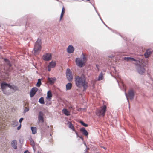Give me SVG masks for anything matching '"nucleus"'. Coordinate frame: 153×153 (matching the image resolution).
Returning <instances> with one entry per match:
<instances>
[{
  "mask_svg": "<svg viewBox=\"0 0 153 153\" xmlns=\"http://www.w3.org/2000/svg\"><path fill=\"white\" fill-rule=\"evenodd\" d=\"M86 79V76L83 74H81L80 76H76L74 78L75 85L79 88L83 87V91H85L88 87V83Z\"/></svg>",
  "mask_w": 153,
  "mask_h": 153,
  "instance_id": "1",
  "label": "nucleus"
},
{
  "mask_svg": "<svg viewBox=\"0 0 153 153\" xmlns=\"http://www.w3.org/2000/svg\"><path fill=\"white\" fill-rule=\"evenodd\" d=\"M139 60L140 61H137L135 64L136 65V68L138 73L140 75H144L146 71V64L144 62L142 58H140Z\"/></svg>",
  "mask_w": 153,
  "mask_h": 153,
  "instance_id": "2",
  "label": "nucleus"
},
{
  "mask_svg": "<svg viewBox=\"0 0 153 153\" xmlns=\"http://www.w3.org/2000/svg\"><path fill=\"white\" fill-rule=\"evenodd\" d=\"M42 44L41 40L39 38L35 42L34 44L33 50L34 54L35 55L38 54L41 49V45Z\"/></svg>",
  "mask_w": 153,
  "mask_h": 153,
  "instance_id": "3",
  "label": "nucleus"
},
{
  "mask_svg": "<svg viewBox=\"0 0 153 153\" xmlns=\"http://www.w3.org/2000/svg\"><path fill=\"white\" fill-rule=\"evenodd\" d=\"M2 91H4L6 89L7 87H9L10 89L16 91L18 89L17 86L14 85H11L9 83L4 82L1 83L0 85Z\"/></svg>",
  "mask_w": 153,
  "mask_h": 153,
  "instance_id": "4",
  "label": "nucleus"
},
{
  "mask_svg": "<svg viewBox=\"0 0 153 153\" xmlns=\"http://www.w3.org/2000/svg\"><path fill=\"white\" fill-rule=\"evenodd\" d=\"M125 95L127 98V101L128 102H129L128 96L130 100H132L134 99L135 96V92L134 90L133 89H130L128 91V96L126 93H125Z\"/></svg>",
  "mask_w": 153,
  "mask_h": 153,
  "instance_id": "5",
  "label": "nucleus"
},
{
  "mask_svg": "<svg viewBox=\"0 0 153 153\" xmlns=\"http://www.w3.org/2000/svg\"><path fill=\"white\" fill-rule=\"evenodd\" d=\"M65 74L67 80L69 82L72 81L73 80V76L70 69L68 68L67 69Z\"/></svg>",
  "mask_w": 153,
  "mask_h": 153,
  "instance_id": "6",
  "label": "nucleus"
},
{
  "mask_svg": "<svg viewBox=\"0 0 153 153\" xmlns=\"http://www.w3.org/2000/svg\"><path fill=\"white\" fill-rule=\"evenodd\" d=\"M75 62L77 65L79 67H82L85 65L83 60L77 58L75 59Z\"/></svg>",
  "mask_w": 153,
  "mask_h": 153,
  "instance_id": "7",
  "label": "nucleus"
},
{
  "mask_svg": "<svg viewBox=\"0 0 153 153\" xmlns=\"http://www.w3.org/2000/svg\"><path fill=\"white\" fill-rule=\"evenodd\" d=\"M52 55L49 53H47L42 56L43 59L45 61H49L52 58Z\"/></svg>",
  "mask_w": 153,
  "mask_h": 153,
  "instance_id": "8",
  "label": "nucleus"
},
{
  "mask_svg": "<svg viewBox=\"0 0 153 153\" xmlns=\"http://www.w3.org/2000/svg\"><path fill=\"white\" fill-rule=\"evenodd\" d=\"M107 107L105 105H104L98 111V113L100 115L104 116L106 111Z\"/></svg>",
  "mask_w": 153,
  "mask_h": 153,
  "instance_id": "9",
  "label": "nucleus"
},
{
  "mask_svg": "<svg viewBox=\"0 0 153 153\" xmlns=\"http://www.w3.org/2000/svg\"><path fill=\"white\" fill-rule=\"evenodd\" d=\"M139 58H137L136 59H135L133 57H124L123 58V59L125 60H126L127 61H134L136 62L137 61L139 62L140 61V60H139Z\"/></svg>",
  "mask_w": 153,
  "mask_h": 153,
  "instance_id": "10",
  "label": "nucleus"
},
{
  "mask_svg": "<svg viewBox=\"0 0 153 153\" xmlns=\"http://www.w3.org/2000/svg\"><path fill=\"white\" fill-rule=\"evenodd\" d=\"M38 88L36 87H33L30 92V95L31 98H32L38 91Z\"/></svg>",
  "mask_w": 153,
  "mask_h": 153,
  "instance_id": "11",
  "label": "nucleus"
},
{
  "mask_svg": "<svg viewBox=\"0 0 153 153\" xmlns=\"http://www.w3.org/2000/svg\"><path fill=\"white\" fill-rule=\"evenodd\" d=\"M38 118L39 121H41L42 123L44 122V114L42 111H40L39 112Z\"/></svg>",
  "mask_w": 153,
  "mask_h": 153,
  "instance_id": "12",
  "label": "nucleus"
},
{
  "mask_svg": "<svg viewBox=\"0 0 153 153\" xmlns=\"http://www.w3.org/2000/svg\"><path fill=\"white\" fill-rule=\"evenodd\" d=\"M47 80L50 84L52 85L56 81V78L54 77L53 78L48 77L47 79Z\"/></svg>",
  "mask_w": 153,
  "mask_h": 153,
  "instance_id": "13",
  "label": "nucleus"
},
{
  "mask_svg": "<svg viewBox=\"0 0 153 153\" xmlns=\"http://www.w3.org/2000/svg\"><path fill=\"white\" fill-rule=\"evenodd\" d=\"M74 50V48L72 45H69L67 48V52L70 54L73 53Z\"/></svg>",
  "mask_w": 153,
  "mask_h": 153,
  "instance_id": "14",
  "label": "nucleus"
},
{
  "mask_svg": "<svg viewBox=\"0 0 153 153\" xmlns=\"http://www.w3.org/2000/svg\"><path fill=\"white\" fill-rule=\"evenodd\" d=\"M72 86V84L71 82H69L66 85V89L67 90H70Z\"/></svg>",
  "mask_w": 153,
  "mask_h": 153,
  "instance_id": "15",
  "label": "nucleus"
},
{
  "mask_svg": "<svg viewBox=\"0 0 153 153\" xmlns=\"http://www.w3.org/2000/svg\"><path fill=\"white\" fill-rule=\"evenodd\" d=\"M46 98L48 99L49 100H51L52 96V94L50 91H48L47 92Z\"/></svg>",
  "mask_w": 153,
  "mask_h": 153,
  "instance_id": "16",
  "label": "nucleus"
},
{
  "mask_svg": "<svg viewBox=\"0 0 153 153\" xmlns=\"http://www.w3.org/2000/svg\"><path fill=\"white\" fill-rule=\"evenodd\" d=\"M48 66H50L51 68H53L56 66V63L55 62L52 61L50 62L48 65Z\"/></svg>",
  "mask_w": 153,
  "mask_h": 153,
  "instance_id": "17",
  "label": "nucleus"
},
{
  "mask_svg": "<svg viewBox=\"0 0 153 153\" xmlns=\"http://www.w3.org/2000/svg\"><path fill=\"white\" fill-rule=\"evenodd\" d=\"M11 145L14 149H16L17 148L16 146L17 142L16 140H13L12 141L11 143Z\"/></svg>",
  "mask_w": 153,
  "mask_h": 153,
  "instance_id": "18",
  "label": "nucleus"
},
{
  "mask_svg": "<svg viewBox=\"0 0 153 153\" xmlns=\"http://www.w3.org/2000/svg\"><path fill=\"white\" fill-rule=\"evenodd\" d=\"M80 132L82 133V134H88L87 131L84 127H82L80 128Z\"/></svg>",
  "mask_w": 153,
  "mask_h": 153,
  "instance_id": "19",
  "label": "nucleus"
},
{
  "mask_svg": "<svg viewBox=\"0 0 153 153\" xmlns=\"http://www.w3.org/2000/svg\"><path fill=\"white\" fill-rule=\"evenodd\" d=\"M103 79V74L102 72H101L99 74L97 79L98 81H100Z\"/></svg>",
  "mask_w": 153,
  "mask_h": 153,
  "instance_id": "20",
  "label": "nucleus"
},
{
  "mask_svg": "<svg viewBox=\"0 0 153 153\" xmlns=\"http://www.w3.org/2000/svg\"><path fill=\"white\" fill-rule=\"evenodd\" d=\"M31 130L32 134H35L37 132V128L36 127L32 126L31 127Z\"/></svg>",
  "mask_w": 153,
  "mask_h": 153,
  "instance_id": "21",
  "label": "nucleus"
},
{
  "mask_svg": "<svg viewBox=\"0 0 153 153\" xmlns=\"http://www.w3.org/2000/svg\"><path fill=\"white\" fill-rule=\"evenodd\" d=\"M68 125L69 128L70 129H71L73 131H75L73 125H72V123L71 122H68Z\"/></svg>",
  "mask_w": 153,
  "mask_h": 153,
  "instance_id": "22",
  "label": "nucleus"
},
{
  "mask_svg": "<svg viewBox=\"0 0 153 153\" xmlns=\"http://www.w3.org/2000/svg\"><path fill=\"white\" fill-rule=\"evenodd\" d=\"M62 112L66 116H69L70 114L67 109L65 108H63L62 110Z\"/></svg>",
  "mask_w": 153,
  "mask_h": 153,
  "instance_id": "23",
  "label": "nucleus"
},
{
  "mask_svg": "<svg viewBox=\"0 0 153 153\" xmlns=\"http://www.w3.org/2000/svg\"><path fill=\"white\" fill-rule=\"evenodd\" d=\"M65 9L64 8V7H63L62 8V12L61 13V15L60 16V20H61L62 19V17H63V16L64 15V14L65 13Z\"/></svg>",
  "mask_w": 153,
  "mask_h": 153,
  "instance_id": "24",
  "label": "nucleus"
},
{
  "mask_svg": "<svg viewBox=\"0 0 153 153\" xmlns=\"http://www.w3.org/2000/svg\"><path fill=\"white\" fill-rule=\"evenodd\" d=\"M42 79V78L41 79H38V82L36 84V86L37 87H39L41 85V80Z\"/></svg>",
  "mask_w": 153,
  "mask_h": 153,
  "instance_id": "25",
  "label": "nucleus"
},
{
  "mask_svg": "<svg viewBox=\"0 0 153 153\" xmlns=\"http://www.w3.org/2000/svg\"><path fill=\"white\" fill-rule=\"evenodd\" d=\"M39 102L41 104H44L45 102L44 100V98L43 97H41L39 99Z\"/></svg>",
  "mask_w": 153,
  "mask_h": 153,
  "instance_id": "26",
  "label": "nucleus"
},
{
  "mask_svg": "<svg viewBox=\"0 0 153 153\" xmlns=\"http://www.w3.org/2000/svg\"><path fill=\"white\" fill-rule=\"evenodd\" d=\"M11 125L13 126H16L18 124V122L16 120L12 121L11 122Z\"/></svg>",
  "mask_w": 153,
  "mask_h": 153,
  "instance_id": "27",
  "label": "nucleus"
},
{
  "mask_svg": "<svg viewBox=\"0 0 153 153\" xmlns=\"http://www.w3.org/2000/svg\"><path fill=\"white\" fill-rule=\"evenodd\" d=\"M80 123L81 124L83 125V126L85 127H87L88 126V124L86 123H85L83 121H80Z\"/></svg>",
  "mask_w": 153,
  "mask_h": 153,
  "instance_id": "28",
  "label": "nucleus"
},
{
  "mask_svg": "<svg viewBox=\"0 0 153 153\" xmlns=\"http://www.w3.org/2000/svg\"><path fill=\"white\" fill-rule=\"evenodd\" d=\"M94 7V8L95 9V10L96 11V13H97V14L98 15V16H99V18H100V20H101L102 22L104 24H105L104 22H103V20H102V19H101L100 16V14L98 13V12H97V11L96 10V9H95V7L93 6Z\"/></svg>",
  "mask_w": 153,
  "mask_h": 153,
  "instance_id": "29",
  "label": "nucleus"
},
{
  "mask_svg": "<svg viewBox=\"0 0 153 153\" xmlns=\"http://www.w3.org/2000/svg\"><path fill=\"white\" fill-rule=\"evenodd\" d=\"M94 7V8L95 9V10L96 11V13H97V14L98 15V16H99V18H100V20H101L102 22L104 24H105L104 22H103V20H102V19H101L100 16V14L98 13V12H97V11L96 10V9H95V7L93 6Z\"/></svg>",
  "mask_w": 153,
  "mask_h": 153,
  "instance_id": "30",
  "label": "nucleus"
},
{
  "mask_svg": "<svg viewBox=\"0 0 153 153\" xmlns=\"http://www.w3.org/2000/svg\"><path fill=\"white\" fill-rule=\"evenodd\" d=\"M30 141L31 145L32 146H34L35 145V143H34V141L31 138L30 139Z\"/></svg>",
  "mask_w": 153,
  "mask_h": 153,
  "instance_id": "31",
  "label": "nucleus"
},
{
  "mask_svg": "<svg viewBox=\"0 0 153 153\" xmlns=\"http://www.w3.org/2000/svg\"><path fill=\"white\" fill-rule=\"evenodd\" d=\"M29 108H26L24 110L23 113L25 114V113H26L27 112L29 111Z\"/></svg>",
  "mask_w": 153,
  "mask_h": 153,
  "instance_id": "32",
  "label": "nucleus"
},
{
  "mask_svg": "<svg viewBox=\"0 0 153 153\" xmlns=\"http://www.w3.org/2000/svg\"><path fill=\"white\" fill-rule=\"evenodd\" d=\"M151 52H148L147 51L145 53V54H147V57H149V56H150V54H151Z\"/></svg>",
  "mask_w": 153,
  "mask_h": 153,
  "instance_id": "33",
  "label": "nucleus"
},
{
  "mask_svg": "<svg viewBox=\"0 0 153 153\" xmlns=\"http://www.w3.org/2000/svg\"><path fill=\"white\" fill-rule=\"evenodd\" d=\"M104 25L108 28V29L111 30L112 31L113 33H115V31L114 30L112 29L111 28H110L109 27H108V26H107L105 24H104Z\"/></svg>",
  "mask_w": 153,
  "mask_h": 153,
  "instance_id": "34",
  "label": "nucleus"
},
{
  "mask_svg": "<svg viewBox=\"0 0 153 153\" xmlns=\"http://www.w3.org/2000/svg\"><path fill=\"white\" fill-rule=\"evenodd\" d=\"M6 64L7 65H8L10 67H11L12 65V64L10 63V61H9L8 62H7Z\"/></svg>",
  "mask_w": 153,
  "mask_h": 153,
  "instance_id": "35",
  "label": "nucleus"
},
{
  "mask_svg": "<svg viewBox=\"0 0 153 153\" xmlns=\"http://www.w3.org/2000/svg\"><path fill=\"white\" fill-rule=\"evenodd\" d=\"M148 76L149 77V79H150V80L153 83V80L152 78L150 76V75L149 74H148Z\"/></svg>",
  "mask_w": 153,
  "mask_h": 153,
  "instance_id": "36",
  "label": "nucleus"
},
{
  "mask_svg": "<svg viewBox=\"0 0 153 153\" xmlns=\"http://www.w3.org/2000/svg\"><path fill=\"white\" fill-rule=\"evenodd\" d=\"M23 120L24 118L23 117H21L19 119V122L20 123V124H21V122Z\"/></svg>",
  "mask_w": 153,
  "mask_h": 153,
  "instance_id": "37",
  "label": "nucleus"
},
{
  "mask_svg": "<svg viewBox=\"0 0 153 153\" xmlns=\"http://www.w3.org/2000/svg\"><path fill=\"white\" fill-rule=\"evenodd\" d=\"M51 68V67L50 66H48V69H47V70L48 71H50L51 70V68Z\"/></svg>",
  "mask_w": 153,
  "mask_h": 153,
  "instance_id": "38",
  "label": "nucleus"
},
{
  "mask_svg": "<svg viewBox=\"0 0 153 153\" xmlns=\"http://www.w3.org/2000/svg\"><path fill=\"white\" fill-rule=\"evenodd\" d=\"M4 60L6 63L7 62H8L9 61V60L7 58H4Z\"/></svg>",
  "mask_w": 153,
  "mask_h": 153,
  "instance_id": "39",
  "label": "nucleus"
},
{
  "mask_svg": "<svg viewBox=\"0 0 153 153\" xmlns=\"http://www.w3.org/2000/svg\"><path fill=\"white\" fill-rule=\"evenodd\" d=\"M21 127V124H20L19 125L17 128V130H19L20 129Z\"/></svg>",
  "mask_w": 153,
  "mask_h": 153,
  "instance_id": "40",
  "label": "nucleus"
},
{
  "mask_svg": "<svg viewBox=\"0 0 153 153\" xmlns=\"http://www.w3.org/2000/svg\"><path fill=\"white\" fill-rule=\"evenodd\" d=\"M114 57V56L113 55L109 56H108V57L109 58H112Z\"/></svg>",
  "mask_w": 153,
  "mask_h": 153,
  "instance_id": "41",
  "label": "nucleus"
},
{
  "mask_svg": "<svg viewBox=\"0 0 153 153\" xmlns=\"http://www.w3.org/2000/svg\"><path fill=\"white\" fill-rule=\"evenodd\" d=\"M24 153H30L27 150L25 151Z\"/></svg>",
  "mask_w": 153,
  "mask_h": 153,
  "instance_id": "42",
  "label": "nucleus"
},
{
  "mask_svg": "<svg viewBox=\"0 0 153 153\" xmlns=\"http://www.w3.org/2000/svg\"><path fill=\"white\" fill-rule=\"evenodd\" d=\"M78 135L79 134H77V136H78L80 138H82V136H78Z\"/></svg>",
  "mask_w": 153,
  "mask_h": 153,
  "instance_id": "43",
  "label": "nucleus"
},
{
  "mask_svg": "<svg viewBox=\"0 0 153 153\" xmlns=\"http://www.w3.org/2000/svg\"><path fill=\"white\" fill-rule=\"evenodd\" d=\"M96 68L98 69V65H97V64H96Z\"/></svg>",
  "mask_w": 153,
  "mask_h": 153,
  "instance_id": "44",
  "label": "nucleus"
},
{
  "mask_svg": "<svg viewBox=\"0 0 153 153\" xmlns=\"http://www.w3.org/2000/svg\"><path fill=\"white\" fill-rule=\"evenodd\" d=\"M85 59V56H83V60H84V59Z\"/></svg>",
  "mask_w": 153,
  "mask_h": 153,
  "instance_id": "45",
  "label": "nucleus"
},
{
  "mask_svg": "<svg viewBox=\"0 0 153 153\" xmlns=\"http://www.w3.org/2000/svg\"><path fill=\"white\" fill-rule=\"evenodd\" d=\"M85 136L86 137H87V136H88V134H85Z\"/></svg>",
  "mask_w": 153,
  "mask_h": 153,
  "instance_id": "46",
  "label": "nucleus"
},
{
  "mask_svg": "<svg viewBox=\"0 0 153 153\" xmlns=\"http://www.w3.org/2000/svg\"><path fill=\"white\" fill-rule=\"evenodd\" d=\"M20 20H21V19H19V20H17V22H19H19Z\"/></svg>",
  "mask_w": 153,
  "mask_h": 153,
  "instance_id": "47",
  "label": "nucleus"
},
{
  "mask_svg": "<svg viewBox=\"0 0 153 153\" xmlns=\"http://www.w3.org/2000/svg\"><path fill=\"white\" fill-rule=\"evenodd\" d=\"M75 132L76 134H78V133L76 132V131H75Z\"/></svg>",
  "mask_w": 153,
  "mask_h": 153,
  "instance_id": "48",
  "label": "nucleus"
},
{
  "mask_svg": "<svg viewBox=\"0 0 153 153\" xmlns=\"http://www.w3.org/2000/svg\"><path fill=\"white\" fill-rule=\"evenodd\" d=\"M103 148H104V149H105V147H103Z\"/></svg>",
  "mask_w": 153,
  "mask_h": 153,
  "instance_id": "49",
  "label": "nucleus"
},
{
  "mask_svg": "<svg viewBox=\"0 0 153 153\" xmlns=\"http://www.w3.org/2000/svg\"><path fill=\"white\" fill-rule=\"evenodd\" d=\"M25 22H26V21H25H25H24V23H25Z\"/></svg>",
  "mask_w": 153,
  "mask_h": 153,
  "instance_id": "50",
  "label": "nucleus"
},
{
  "mask_svg": "<svg viewBox=\"0 0 153 153\" xmlns=\"http://www.w3.org/2000/svg\"><path fill=\"white\" fill-rule=\"evenodd\" d=\"M50 136H51V134H50Z\"/></svg>",
  "mask_w": 153,
  "mask_h": 153,
  "instance_id": "51",
  "label": "nucleus"
},
{
  "mask_svg": "<svg viewBox=\"0 0 153 153\" xmlns=\"http://www.w3.org/2000/svg\"><path fill=\"white\" fill-rule=\"evenodd\" d=\"M90 0H86L87 1H89Z\"/></svg>",
  "mask_w": 153,
  "mask_h": 153,
  "instance_id": "52",
  "label": "nucleus"
},
{
  "mask_svg": "<svg viewBox=\"0 0 153 153\" xmlns=\"http://www.w3.org/2000/svg\"><path fill=\"white\" fill-rule=\"evenodd\" d=\"M1 27V25L0 24V27Z\"/></svg>",
  "mask_w": 153,
  "mask_h": 153,
  "instance_id": "53",
  "label": "nucleus"
},
{
  "mask_svg": "<svg viewBox=\"0 0 153 153\" xmlns=\"http://www.w3.org/2000/svg\"><path fill=\"white\" fill-rule=\"evenodd\" d=\"M84 144H85V145L86 146V144H85V143H84Z\"/></svg>",
  "mask_w": 153,
  "mask_h": 153,
  "instance_id": "54",
  "label": "nucleus"
},
{
  "mask_svg": "<svg viewBox=\"0 0 153 153\" xmlns=\"http://www.w3.org/2000/svg\"><path fill=\"white\" fill-rule=\"evenodd\" d=\"M80 109H82V108H80Z\"/></svg>",
  "mask_w": 153,
  "mask_h": 153,
  "instance_id": "55",
  "label": "nucleus"
},
{
  "mask_svg": "<svg viewBox=\"0 0 153 153\" xmlns=\"http://www.w3.org/2000/svg\"><path fill=\"white\" fill-rule=\"evenodd\" d=\"M57 0V1H58V0Z\"/></svg>",
  "mask_w": 153,
  "mask_h": 153,
  "instance_id": "56",
  "label": "nucleus"
},
{
  "mask_svg": "<svg viewBox=\"0 0 153 153\" xmlns=\"http://www.w3.org/2000/svg\"><path fill=\"white\" fill-rule=\"evenodd\" d=\"M152 96H153V95H152Z\"/></svg>",
  "mask_w": 153,
  "mask_h": 153,
  "instance_id": "57",
  "label": "nucleus"
}]
</instances>
